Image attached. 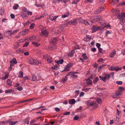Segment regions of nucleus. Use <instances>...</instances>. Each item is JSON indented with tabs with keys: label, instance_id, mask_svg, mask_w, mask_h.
Segmentation results:
<instances>
[{
	"label": "nucleus",
	"instance_id": "obj_1",
	"mask_svg": "<svg viewBox=\"0 0 125 125\" xmlns=\"http://www.w3.org/2000/svg\"><path fill=\"white\" fill-rule=\"evenodd\" d=\"M29 63L32 64L37 65L39 63L41 64V63H39L38 61L32 58H30L29 59Z\"/></svg>",
	"mask_w": 125,
	"mask_h": 125
},
{
	"label": "nucleus",
	"instance_id": "obj_2",
	"mask_svg": "<svg viewBox=\"0 0 125 125\" xmlns=\"http://www.w3.org/2000/svg\"><path fill=\"white\" fill-rule=\"evenodd\" d=\"M77 19H73L72 21L68 22L67 23V25H76L78 23L77 21Z\"/></svg>",
	"mask_w": 125,
	"mask_h": 125
},
{
	"label": "nucleus",
	"instance_id": "obj_3",
	"mask_svg": "<svg viewBox=\"0 0 125 125\" xmlns=\"http://www.w3.org/2000/svg\"><path fill=\"white\" fill-rule=\"evenodd\" d=\"M102 18L101 16H96L94 17V21L98 22L102 20Z\"/></svg>",
	"mask_w": 125,
	"mask_h": 125
},
{
	"label": "nucleus",
	"instance_id": "obj_4",
	"mask_svg": "<svg viewBox=\"0 0 125 125\" xmlns=\"http://www.w3.org/2000/svg\"><path fill=\"white\" fill-rule=\"evenodd\" d=\"M100 29V27L96 26H93L92 28V32H94Z\"/></svg>",
	"mask_w": 125,
	"mask_h": 125
},
{
	"label": "nucleus",
	"instance_id": "obj_5",
	"mask_svg": "<svg viewBox=\"0 0 125 125\" xmlns=\"http://www.w3.org/2000/svg\"><path fill=\"white\" fill-rule=\"evenodd\" d=\"M58 39L56 38H52L50 42V43L53 44H55L57 41Z\"/></svg>",
	"mask_w": 125,
	"mask_h": 125
},
{
	"label": "nucleus",
	"instance_id": "obj_6",
	"mask_svg": "<svg viewBox=\"0 0 125 125\" xmlns=\"http://www.w3.org/2000/svg\"><path fill=\"white\" fill-rule=\"evenodd\" d=\"M21 16L22 18L24 19L25 18H27L28 17L27 16V15L26 13L24 12H22L21 14Z\"/></svg>",
	"mask_w": 125,
	"mask_h": 125
},
{
	"label": "nucleus",
	"instance_id": "obj_7",
	"mask_svg": "<svg viewBox=\"0 0 125 125\" xmlns=\"http://www.w3.org/2000/svg\"><path fill=\"white\" fill-rule=\"evenodd\" d=\"M75 52L74 50H73L71 51L68 54V56L69 57H72L73 56V55Z\"/></svg>",
	"mask_w": 125,
	"mask_h": 125
},
{
	"label": "nucleus",
	"instance_id": "obj_8",
	"mask_svg": "<svg viewBox=\"0 0 125 125\" xmlns=\"http://www.w3.org/2000/svg\"><path fill=\"white\" fill-rule=\"evenodd\" d=\"M41 33L46 37L48 36V31L46 30L42 31Z\"/></svg>",
	"mask_w": 125,
	"mask_h": 125
},
{
	"label": "nucleus",
	"instance_id": "obj_9",
	"mask_svg": "<svg viewBox=\"0 0 125 125\" xmlns=\"http://www.w3.org/2000/svg\"><path fill=\"white\" fill-rule=\"evenodd\" d=\"M11 119H10L9 120H8V121L9 122V123L10 125H14L17 123V121L13 122L11 121Z\"/></svg>",
	"mask_w": 125,
	"mask_h": 125
},
{
	"label": "nucleus",
	"instance_id": "obj_10",
	"mask_svg": "<svg viewBox=\"0 0 125 125\" xmlns=\"http://www.w3.org/2000/svg\"><path fill=\"white\" fill-rule=\"evenodd\" d=\"M116 53V51L115 50H114L110 54V57L111 58L114 57V56L115 55Z\"/></svg>",
	"mask_w": 125,
	"mask_h": 125
},
{
	"label": "nucleus",
	"instance_id": "obj_11",
	"mask_svg": "<svg viewBox=\"0 0 125 125\" xmlns=\"http://www.w3.org/2000/svg\"><path fill=\"white\" fill-rule=\"evenodd\" d=\"M39 78L37 77L34 75H33L32 76V80L33 81H37L39 80Z\"/></svg>",
	"mask_w": 125,
	"mask_h": 125
},
{
	"label": "nucleus",
	"instance_id": "obj_12",
	"mask_svg": "<svg viewBox=\"0 0 125 125\" xmlns=\"http://www.w3.org/2000/svg\"><path fill=\"white\" fill-rule=\"evenodd\" d=\"M117 18L121 21L124 19L123 16L120 14L118 16Z\"/></svg>",
	"mask_w": 125,
	"mask_h": 125
},
{
	"label": "nucleus",
	"instance_id": "obj_13",
	"mask_svg": "<svg viewBox=\"0 0 125 125\" xmlns=\"http://www.w3.org/2000/svg\"><path fill=\"white\" fill-rule=\"evenodd\" d=\"M6 33L8 34V35L10 36H11L13 34V33L11 31H7L6 32Z\"/></svg>",
	"mask_w": 125,
	"mask_h": 125
},
{
	"label": "nucleus",
	"instance_id": "obj_14",
	"mask_svg": "<svg viewBox=\"0 0 125 125\" xmlns=\"http://www.w3.org/2000/svg\"><path fill=\"white\" fill-rule=\"evenodd\" d=\"M69 102L70 104H74L75 103V100L74 99H72L69 101Z\"/></svg>",
	"mask_w": 125,
	"mask_h": 125
},
{
	"label": "nucleus",
	"instance_id": "obj_15",
	"mask_svg": "<svg viewBox=\"0 0 125 125\" xmlns=\"http://www.w3.org/2000/svg\"><path fill=\"white\" fill-rule=\"evenodd\" d=\"M86 84H88L91 85L92 82V81L89 79H88L86 82Z\"/></svg>",
	"mask_w": 125,
	"mask_h": 125
},
{
	"label": "nucleus",
	"instance_id": "obj_16",
	"mask_svg": "<svg viewBox=\"0 0 125 125\" xmlns=\"http://www.w3.org/2000/svg\"><path fill=\"white\" fill-rule=\"evenodd\" d=\"M7 84L9 86H11V80L8 79L7 80Z\"/></svg>",
	"mask_w": 125,
	"mask_h": 125
},
{
	"label": "nucleus",
	"instance_id": "obj_17",
	"mask_svg": "<svg viewBox=\"0 0 125 125\" xmlns=\"http://www.w3.org/2000/svg\"><path fill=\"white\" fill-rule=\"evenodd\" d=\"M36 39V37L34 36L30 37L29 38V40L32 41H34Z\"/></svg>",
	"mask_w": 125,
	"mask_h": 125
},
{
	"label": "nucleus",
	"instance_id": "obj_18",
	"mask_svg": "<svg viewBox=\"0 0 125 125\" xmlns=\"http://www.w3.org/2000/svg\"><path fill=\"white\" fill-rule=\"evenodd\" d=\"M32 44L33 45H34L36 47H38L40 45V44H38L35 42H32Z\"/></svg>",
	"mask_w": 125,
	"mask_h": 125
},
{
	"label": "nucleus",
	"instance_id": "obj_19",
	"mask_svg": "<svg viewBox=\"0 0 125 125\" xmlns=\"http://www.w3.org/2000/svg\"><path fill=\"white\" fill-rule=\"evenodd\" d=\"M96 101L99 104H101L102 102V100L99 98H97L96 99Z\"/></svg>",
	"mask_w": 125,
	"mask_h": 125
},
{
	"label": "nucleus",
	"instance_id": "obj_20",
	"mask_svg": "<svg viewBox=\"0 0 125 125\" xmlns=\"http://www.w3.org/2000/svg\"><path fill=\"white\" fill-rule=\"evenodd\" d=\"M122 69V68H119L118 67V66H115V68L114 69V70L116 71H117L119 70H121Z\"/></svg>",
	"mask_w": 125,
	"mask_h": 125
},
{
	"label": "nucleus",
	"instance_id": "obj_21",
	"mask_svg": "<svg viewBox=\"0 0 125 125\" xmlns=\"http://www.w3.org/2000/svg\"><path fill=\"white\" fill-rule=\"evenodd\" d=\"M69 15V12H68L67 13L64 15H62V18H65L66 17H68Z\"/></svg>",
	"mask_w": 125,
	"mask_h": 125
},
{
	"label": "nucleus",
	"instance_id": "obj_22",
	"mask_svg": "<svg viewBox=\"0 0 125 125\" xmlns=\"http://www.w3.org/2000/svg\"><path fill=\"white\" fill-rule=\"evenodd\" d=\"M103 10V9H102L100 7L98 9H97L96 10V11L97 12V14L100 13Z\"/></svg>",
	"mask_w": 125,
	"mask_h": 125
},
{
	"label": "nucleus",
	"instance_id": "obj_23",
	"mask_svg": "<svg viewBox=\"0 0 125 125\" xmlns=\"http://www.w3.org/2000/svg\"><path fill=\"white\" fill-rule=\"evenodd\" d=\"M9 122L8 120L3 121L2 122H0V123L1 124H6L9 123Z\"/></svg>",
	"mask_w": 125,
	"mask_h": 125
},
{
	"label": "nucleus",
	"instance_id": "obj_24",
	"mask_svg": "<svg viewBox=\"0 0 125 125\" xmlns=\"http://www.w3.org/2000/svg\"><path fill=\"white\" fill-rule=\"evenodd\" d=\"M16 52L18 53H22L23 52V51L21 50L20 48L17 50Z\"/></svg>",
	"mask_w": 125,
	"mask_h": 125
},
{
	"label": "nucleus",
	"instance_id": "obj_25",
	"mask_svg": "<svg viewBox=\"0 0 125 125\" xmlns=\"http://www.w3.org/2000/svg\"><path fill=\"white\" fill-rule=\"evenodd\" d=\"M110 76L109 74H107L106 75H104V77L106 78L105 79V81L106 80H108L110 78Z\"/></svg>",
	"mask_w": 125,
	"mask_h": 125
},
{
	"label": "nucleus",
	"instance_id": "obj_26",
	"mask_svg": "<svg viewBox=\"0 0 125 125\" xmlns=\"http://www.w3.org/2000/svg\"><path fill=\"white\" fill-rule=\"evenodd\" d=\"M70 68L67 65L65 66L64 67V71H69L70 70Z\"/></svg>",
	"mask_w": 125,
	"mask_h": 125
},
{
	"label": "nucleus",
	"instance_id": "obj_27",
	"mask_svg": "<svg viewBox=\"0 0 125 125\" xmlns=\"http://www.w3.org/2000/svg\"><path fill=\"white\" fill-rule=\"evenodd\" d=\"M82 56L84 59L87 60L88 59V57L85 53L83 54Z\"/></svg>",
	"mask_w": 125,
	"mask_h": 125
},
{
	"label": "nucleus",
	"instance_id": "obj_28",
	"mask_svg": "<svg viewBox=\"0 0 125 125\" xmlns=\"http://www.w3.org/2000/svg\"><path fill=\"white\" fill-rule=\"evenodd\" d=\"M85 25H90V23L89 22H88V21H86L85 20H84V22L83 23Z\"/></svg>",
	"mask_w": 125,
	"mask_h": 125
},
{
	"label": "nucleus",
	"instance_id": "obj_29",
	"mask_svg": "<svg viewBox=\"0 0 125 125\" xmlns=\"http://www.w3.org/2000/svg\"><path fill=\"white\" fill-rule=\"evenodd\" d=\"M119 2V0H112V3L113 4H116Z\"/></svg>",
	"mask_w": 125,
	"mask_h": 125
},
{
	"label": "nucleus",
	"instance_id": "obj_30",
	"mask_svg": "<svg viewBox=\"0 0 125 125\" xmlns=\"http://www.w3.org/2000/svg\"><path fill=\"white\" fill-rule=\"evenodd\" d=\"M120 24L123 26L125 25V20L124 19L121 21Z\"/></svg>",
	"mask_w": 125,
	"mask_h": 125
},
{
	"label": "nucleus",
	"instance_id": "obj_31",
	"mask_svg": "<svg viewBox=\"0 0 125 125\" xmlns=\"http://www.w3.org/2000/svg\"><path fill=\"white\" fill-rule=\"evenodd\" d=\"M67 78L66 76L65 77V78H63L62 79L61 81V82H65L67 80Z\"/></svg>",
	"mask_w": 125,
	"mask_h": 125
},
{
	"label": "nucleus",
	"instance_id": "obj_32",
	"mask_svg": "<svg viewBox=\"0 0 125 125\" xmlns=\"http://www.w3.org/2000/svg\"><path fill=\"white\" fill-rule=\"evenodd\" d=\"M99 80V78L98 77H96L93 80V83L95 84Z\"/></svg>",
	"mask_w": 125,
	"mask_h": 125
},
{
	"label": "nucleus",
	"instance_id": "obj_33",
	"mask_svg": "<svg viewBox=\"0 0 125 125\" xmlns=\"http://www.w3.org/2000/svg\"><path fill=\"white\" fill-rule=\"evenodd\" d=\"M19 75L18 76L19 77H23V73L22 71L19 72Z\"/></svg>",
	"mask_w": 125,
	"mask_h": 125
},
{
	"label": "nucleus",
	"instance_id": "obj_34",
	"mask_svg": "<svg viewBox=\"0 0 125 125\" xmlns=\"http://www.w3.org/2000/svg\"><path fill=\"white\" fill-rule=\"evenodd\" d=\"M95 106L97 107V106H96V104L95 103H94L93 102L91 101L90 106Z\"/></svg>",
	"mask_w": 125,
	"mask_h": 125
},
{
	"label": "nucleus",
	"instance_id": "obj_35",
	"mask_svg": "<svg viewBox=\"0 0 125 125\" xmlns=\"http://www.w3.org/2000/svg\"><path fill=\"white\" fill-rule=\"evenodd\" d=\"M115 93V94L116 95V96H117L119 95H120L121 94V92L120 91H118Z\"/></svg>",
	"mask_w": 125,
	"mask_h": 125
},
{
	"label": "nucleus",
	"instance_id": "obj_36",
	"mask_svg": "<svg viewBox=\"0 0 125 125\" xmlns=\"http://www.w3.org/2000/svg\"><path fill=\"white\" fill-rule=\"evenodd\" d=\"M99 77L100 79L101 80L103 81L104 82H105V78H104V77H103L101 76H99Z\"/></svg>",
	"mask_w": 125,
	"mask_h": 125
},
{
	"label": "nucleus",
	"instance_id": "obj_37",
	"mask_svg": "<svg viewBox=\"0 0 125 125\" xmlns=\"http://www.w3.org/2000/svg\"><path fill=\"white\" fill-rule=\"evenodd\" d=\"M19 7V5L17 4H16L13 7V9L14 10L17 9Z\"/></svg>",
	"mask_w": 125,
	"mask_h": 125
},
{
	"label": "nucleus",
	"instance_id": "obj_38",
	"mask_svg": "<svg viewBox=\"0 0 125 125\" xmlns=\"http://www.w3.org/2000/svg\"><path fill=\"white\" fill-rule=\"evenodd\" d=\"M12 89H10L9 90H6L5 91V93H12Z\"/></svg>",
	"mask_w": 125,
	"mask_h": 125
},
{
	"label": "nucleus",
	"instance_id": "obj_39",
	"mask_svg": "<svg viewBox=\"0 0 125 125\" xmlns=\"http://www.w3.org/2000/svg\"><path fill=\"white\" fill-rule=\"evenodd\" d=\"M80 0H73L72 2L73 4H76Z\"/></svg>",
	"mask_w": 125,
	"mask_h": 125
},
{
	"label": "nucleus",
	"instance_id": "obj_40",
	"mask_svg": "<svg viewBox=\"0 0 125 125\" xmlns=\"http://www.w3.org/2000/svg\"><path fill=\"white\" fill-rule=\"evenodd\" d=\"M35 24L34 23H33L31 24L30 25L29 28L30 29H32L33 28Z\"/></svg>",
	"mask_w": 125,
	"mask_h": 125
},
{
	"label": "nucleus",
	"instance_id": "obj_41",
	"mask_svg": "<svg viewBox=\"0 0 125 125\" xmlns=\"http://www.w3.org/2000/svg\"><path fill=\"white\" fill-rule=\"evenodd\" d=\"M45 15L44 14H42V15L41 16H40L39 17L36 18V19L38 20V19H40L41 18H42L43 17L45 16Z\"/></svg>",
	"mask_w": 125,
	"mask_h": 125
},
{
	"label": "nucleus",
	"instance_id": "obj_42",
	"mask_svg": "<svg viewBox=\"0 0 125 125\" xmlns=\"http://www.w3.org/2000/svg\"><path fill=\"white\" fill-rule=\"evenodd\" d=\"M4 11L2 10V9H1L0 11V14L1 15H4Z\"/></svg>",
	"mask_w": 125,
	"mask_h": 125
},
{
	"label": "nucleus",
	"instance_id": "obj_43",
	"mask_svg": "<svg viewBox=\"0 0 125 125\" xmlns=\"http://www.w3.org/2000/svg\"><path fill=\"white\" fill-rule=\"evenodd\" d=\"M12 62L14 63L15 64H16L17 63V61L16 59L15 58H14L12 59Z\"/></svg>",
	"mask_w": 125,
	"mask_h": 125
},
{
	"label": "nucleus",
	"instance_id": "obj_44",
	"mask_svg": "<svg viewBox=\"0 0 125 125\" xmlns=\"http://www.w3.org/2000/svg\"><path fill=\"white\" fill-rule=\"evenodd\" d=\"M29 43L28 42H25V43L23 45V47H24L25 46L27 47L29 45Z\"/></svg>",
	"mask_w": 125,
	"mask_h": 125
},
{
	"label": "nucleus",
	"instance_id": "obj_45",
	"mask_svg": "<svg viewBox=\"0 0 125 125\" xmlns=\"http://www.w3.org/2000/svg\"><path fill=\"white\" fill-rule=\"evenodd\" d=\"M25 33V32H23V30L19 34L24 36L26 34V33Z\"/></svg>",
	"mask_w": 125,
	"mask_h": 125
},
{
	"label": "nucleus",
	"instance_id": "obj_46",
	"mask_svg": "<svg viewBox=\"0 0 125 125\" xmlns=\"http://www.w3.org/2000/svg\"><path fill=\"white\" fill-rule=\"evenodd\" d=\"M116 95L115 94H115H112L111 95V96L113 98L117 97V96H116Z\"/></svg>",
	"mask_w": 125,
	"mask_h": 125
},
{
	"label": "nucleus",
	"instance_id": "obj_47",
	"mask_svg": "<svg viewBox=\"0 0 125 125\" xmlns=\"http://www.w3.org/2000/svg\"><path fill=\"white\" fill-rule=\"evenodd\" d=\"M17 89L19 91H21L22 89V87H19L17 88Z\"/></svg>",
	"mask_w": 125,
	"mask_h": 125
},
{
	"label": "nucleus",
	"instance_id": "obj_48",
	"mask_svg": "<svg viewBox=\"0 0 125 125\" xmlns=\"http://www.w3.org/2000/svg\"><path fill=\"white\" fill-rule=\"evenodd\" d=\"M72 77H73L74 78H76L78 77V76L77 75H75L74 74H72Z\"/></svg>",
	"mask_w": 125,
	"mask_h": 125
},
{
	"label": "nucleus",
	"instance_id": "obj_49",
	"mask_svg": "<svg viewBox=\"0 0 125 125\" xmlns=\"http://www.w3.org/2000/svg\"><path fill=\"white\" fill-rule=\"evenodd\" d=\"M47 61L48 62L51 63L52 60L51 58H49L47 59Z\"/></svg>",
	"mask_w": 125,
	"mask_h": 125
},
{
	"label": "nucleus",
	"instance_id": "obj_50",
	"mask_svg": "<svg viewBox=\"0 0 125 125\" xmlns=\"http://www.w3.org/2000/svg\"><path fill=\"white\" fill-rule=\"evenodd\" d=\"M58 67V66L57 65H54V67H52V69L56 70L57 69Z\"/></svg>",
	"mask_w": 125,
	"mask_h": 125
},
{
	"label": "nucleus",
	"instance_id": "obj_51",
	"mask_svg": "<svg viewBox=\"0 0 125 125\" xmlns=\"http://www.w3.org/2000/svg\"><path fill=\"white\" fill-rule=\"evenodd\" d=\"M29 30L28 29H27L26 30H23V32H25V33H28V32L29 31Z\"/></svg>",
	"mask_w": 125,
	"mask_h": 125
},
{
	"label": "nucleus",
	"instance_id": "obj_52",
	"mask_svg": "<svg viewBox=\"0 0 125 125\" xmlns=\"http://www.w3.org/2000/svg\"><path fill=\"white\" fill-rule=\"evenodd\" d=\"M116 83L119 85L122 84V82L121 81H117L116 82Z\"/></svg>",
	"mask_w": 125,
	"mask_h": 125
},
{
	"label": "nucleus",
	"instance_id": "obj_53",
	"mask_svg": "<svg viewBox=\"0 0 125 125\" xmlns=\"http://www.w3.org/2000/svg\"><path fill=\"white\" fill-rule=\"evenodd\" d=\"M10 67H12L15 64L14 63L12 62V61H10Z\"/></svg>",
	"mask_w": 125,
	"mask_h": 125
},
{
	"label": "nucleus",
	"instance_id": "obj_54",
	"mask_svg": "<svg viewBox=\"0 0 125 125\" xmlns=\"http://www.w3.org/2000/svg\"><path fill=\"white\" fill-rule=\"evenodd\" d=\"M53 16L51 15H49V18L50 20L51 21H53Z\"/></svg>",
	"mask_w": 125,
	"mask_h": 125
},
{
	"label": "nucleus",
	"instance_id": "obj_55",
	"mask_svg": "<svg viewBox=\"0 0 125 125\" xmlns=\"http://www.w3.org/2000/svg\"><path fill=\"white\" fill-rule=\"evenodd\" d=\"M79 118V117L77 116V115H75L74 118L73 120H77Z\"/></svg>",
	"mask_w": 125,
	"mask_h": 125
},
{
	"label": "nucleus",
	"instance_id": "obj_56",
	"mask_svg": "<svg viewBox=\"0 0 125 125\" xmlns=\"http://www.w3.org/2000/svg\"><path fill=\"white\" fill-rule=\"evenodd\" d=\"M58 17L57 16H55L53 17V21H56V19Z\"/></svg>",
	"mask_w": 125,
	"mask_h": 125
},
{
	"label": "nucleus",
	"instance_id": "obj_57",
	"mask_svg": "<svg viewBox=\"0 0 125 125\" xmlns=\"http://www.w3.org/2000/svg\"><path fill=\"white\" fill-rule=\"evenodd\" d=\"M78 20L82 22V23H83V22H84V20H82V19H81V18H79L78 19Z\"/></svg>",
	"mask_w": 125,
	"mask_h": 125
},
{
	"label": "nucleus",
	"instance_id": "obj_58",
	"mask_svg": "<svg viewBox=\"0 0 125 125\" xmlns=\"http://www.w3.org/2000/svg\"><path fill=\"white\" fill-rule=\"evenodd\" d=\"M91 88H84L82 89V90L83 91H87L88 90L91 89Z\"/></svg>",
	"mask_w": 125,
	"mask_h": 125
},
{
	"label": "nucleus",
	"instance_id": "obj_59",
	"mask_svg": "<svg viewBox=\"0 0 125 125\" xmlns=\"http://www.w3.org/2000/svg\"><path fill=\"white\" fill-rule=\"evenodd\" d=\"M70 112H66L63 113V115H68L70 114Z\"/></svg>",
	"mask_w": 125,
	"mask_h": 125
},
{
	"label": "nucleus",
	"instance_id": "obj_60",
	"mask_svg": "<svg viewBox=\"0 0 125 125\" xmlns=\"http://www.w3.org/2000/svg\"><path fill=\"white\" fill-rule=\"evenodd\" d=\"M23 78L25 80H30V78L29 77H28L27 76H25Z\"/></svg>",
	"mask_w": 125,
	"mask_h": 125
},
{
	"label": "nucleus",
	"instance_id": "obj_61",
	"mask_svg": "<svg viewBox=\"0 0 125 125\" xmlns=\"http://www.w3.org/2000/svg\"><path fill=\"white\" fill-rule=\"evenodd\" d=\"M35 5L37 7H42V5L40 4H38L37 2H36L35 4Z\"/></svg>",
	"mask_w": 125,
	"mask_h": 125
},
{
	"label": "nucleus",
	"instance_id": "obj_62",
	"mask_svg": "<svg viewBox=\"0 0 125 125\" xmlns=\"http://www.w3.org/2000/svg\"><path fill=\"white\" fill-rule=\"evenodd\" d=\"M96 49L95 48H93L91 49V51L93 52H94L96 51Z\"/></svg>",
	"mask_w": 125,
	"mask_h": 125
},
{
	"label": "nucleus",
	"instance_id": "obj_63",
	"mask_svg": "<svg viewBox=\"0 0 125 125\" xmlns=\"http://www.w3.org/2000/svg\"><path fill=\"white\" fill-rule=\"evenodd\" d=\"M99 52L100 53H102V49L100 47L98 48Z\"/></svg>",
	"mask_w": 125,
	"mask_h": 125
},
{
	"label": "nucleus",
	"instance_id": "obj_64",
	"mask_svg": "<svg viewBox=\"0 0 125 125\" xmlns=\"http://www.w3.org/2000/svg\"><path fill=\"white\" fill-rule=\"evenodd\" d=\"M84 94V93L83 92H81L79 96L81 97L83 96Z\"/></svg>",
	"mask_w": 125,
	"mask_h": 125
}]
</instances>
